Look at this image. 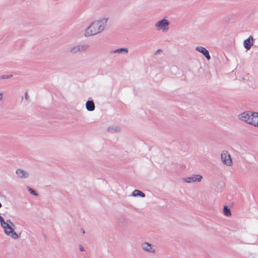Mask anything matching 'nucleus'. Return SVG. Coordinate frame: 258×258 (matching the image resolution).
I'll use <instances>...</instances> for the list:
<instances>
[{"label": "nucleus", "instance_id": "obj_24", "mask_svg": "<svg viewBox=\"0 0 258 258\" xmlns=\"http://www.w3.org/2000/svg\"><path fill=\"white\" fill-rule=\"evenodd\" d=\"M25 98L27 99L28 98V94L27 93H25Z\"/></svg>", "mask_w": 258, "mask_h": 258}, {"label": "nucleus", "instance_id": "obj_8", "mask_svg": "<svg viewBox=\"0 0 258 258\" xmlns=\"http://www.w3.org/2000/svg\"><path fill=\"white\" fill-rule=\"evenodd\" d=\"M196 50L202 53L208 60L211 59L209 51L205 47L198 46L196 47Z\"/></svg>", "mask_w": 258, "mask_h": 258}, {"label": "nucleus", "instance_id": "obj_15", "mask_svg": "<svg viewBox=\"0 0 258 258\" xmlns=\"http://www.w3.org/2000/svg\"><path fill=\"white\" fill-rule=\"evenodd\" d=\"M132 195L134 197L140 196L142 198L145 197V194L144 192H143L142 191L138 190V189H135L133 192Z\"/></svg>", "mask_w": 258, "mask_h": 258}, {"label": "nucleus", "instance_id": "obj_27", "mask_svg": "<svg viewBox=\"0 0 258 258\" xmlns=\"http://www.w3.org/2000/svg\"><path fill=\"white\" fill-rule=\"evenodd\" d=\"M82 232H83V233H85L84 230L82 231Z\"/></svg>", "mask_w": 258, "mask_h": 258}, {"label": "nucleus", "instance_id": "obj_16", "mask_svg": "<svg viewBox=\"0 0 258 258\" xmlns=\"http://www.w3.org/2000/svg\"><path fill=\"white\" fill-rule=\"evenodd\" d=\"M111 52L118 53H127L128 52V49L126 48H118V49L112 50L111 51Z\"/></svg>", "mask_w": 258, "mask_h": 258}, {"label": "nucleus", "instance_id": "obj_1", "mask_svg": "<svg viewBox=\"0 0 258 258\" xmlns=\"http://www.w3.org/2000/svg\"><path fill=\"white\" fill-rule=\"evenodd\" d=\"M107 21V18H103L101 20L93 22L90 25L86 28L85 36L86 37H89L100 33L104 30Z\"/></svg>", "mask_w": 258, "mask_h": 258}, {"label": "nucleus", "instance_id": "obj_21", "mask_svg": "<svg viewBox=\"0 0 258 258\" xmlns=\"http://www.w3.org/2000/svg\"><path fill=\"white\" fill-rule=\"evenodd\" d=\"M6 222L8 223L10 225V226L15 227V225L10 220H7Z\"/></svg>", "mask_w": 258, "mask_h": 258}, {"label": "nucleus", "instance_id": "obj_6", "mask_svg": "<svg viewBox=\"0 0 258 258\" xmlns=\"http://www.w3.org/2000/svg\"><path fill=\"white\" fill-rule=\"evenodd\" d=\"M203 179V176L200 174H192L190 176L183 178V180L187 183L200 182Z\"/></svg>", "mask_w": 258, "mask_h": 258}, {"label": "nucleus", "instance_id": "obj_17", "mask_svg": "<svg viewBox=\"0 0 258 258\" xmlns=\"http://www.w3.org/2000/svg\"><path fill=\"white\" fill-rule=\"evenodd\" d=\"M223 213L226 216H230L231 215L230 209L227 206L224 207Z\"/></svg>", "mask_w": 258, "mask_h": 258}, {"label": "nucleus", "instance_id": "obj_2", "mask_svg": "<svg viewBox=\"0 0 258 258\" xmlns=\"http://www.w3.org/2000/svg\"><path fill=\"white\" fill-rule=\"evenodd\" d=\"M169 22L165 19L157 22L155 26L158 30H162L163 32H166L169 29Z\"/></svg>", "mask_w": 258, "mask_h": 258}, {"label": "nucleus", "instance_id": "obj_13", "mask_svg": "<svg viewBox=\"0 0 258 258\" xmlns=\"http://www.w3.org/2000/svg\"><path fill=\"white\" fill-rule=\"evenodd\" d=\"M86 107L89 111H94L95 108V104L93 100H88L86 103Z\"/></svg>", "mask_w": 258, "mask_h": 258}, {"label": "nucleus", "instance_id": "obj_23", "mask_svg": "<svg viewBox=\"0 0 258 258\" xmlns=\"http://www.w3.org/2000/svg\"><path fill=\"white\" fill-rule=\"evenodd\" d=\"M3 98V94L2 93H0V100H2Z\"/></svg>", "mask_w": 258, "mask_h": 258}, {"label": "nucleus", "instance_id": "obj_20", "mask_svg": "<svg viewBox=\"0 0 258 258\" xmlns=\"http://www.w3.org/2000/svg\"><path fill=\"white\" fill-rule=\"evenodd\" d=\"M13 77V75H3L0 76V79H7L11 78Z\"/></svg>", "mask_w": 258, "mask_h": 258}, {"label": "nucleus", "instance_id": "obj_25", "mask_svg": "<svg viewBox=\"0 0 258 258\" xmlns=\"http://www.w3.org/2000/svg\"><path fill=\"white\" fill-rule=\"evenodd\" d=\"M160 51V49H158L157 51V52H159V51Z\"/></svg>", "mask_w": 258, "mask_h": 258}, {"label": "nucleus", "instance_id": "obj_19", "mask_svg": "<svg viewBox=\"0 0 258 258\" xmlns=\"http://www.w3.org/2000/svg\"><path fill=\"white\" fill-rule=\"evenodd\" d=\"M0 223L2 227H3L4 225H6L8 223L6 222L4 218L2 216H0Z\"/></svg>", "mask_w": 258, "mask_h": 258}, {"label": "nucleus", "instance_id": "obj_12", "mask_svg": "<svg viewBox=\"0 0 258 258\" xmlns=\"http://www.w3.org/2000/svg\"><path fill=\"white\" fill-rule=\"evenodd\" d=\"M143 249L147 251L150 252H155V249L154 248L153 245L149 243L144 242L142 244Z\"/></svg>", "mask_w": 258, "mask_h": 258}, {"label": "nucleus", "instance_id": "obj_3", "mask_svg": "<svg viewBox=\"0 0 258 258\" xmlns=\"http://www.w3.org/2000/svg\"><path fill=\"white\" fill-rule=\"evenodd\" d=\"M10 225L8 223L6 225H4L3 227H2L4 229L5 233L6 235L12 237V238L17 239L19 237L18 235L15 231L13 228L14 227L10 226Z\"/></svg>", "mask_w": 258, "mask_h": 258}, {"label": "nucleus", "instance_id": "obj_26", "mask_svg": "<svg viewBox=\"0 0 258 258\" xmlns=\"http://www.w3.org/2000/svg\"><path fill=\"white\" fill-rule=\"evenodd\" d=\"M2 207V204L0 203V208H1Z\"/></svg>", "mask_w": 258, "mask_h": 258}, {"label": "nucleus", "instance_id": "obj_10", "mask_svg": "<svg viewBox=\"0 0 258 258\" xmlns=\"http://www.w3.org/2000/svg\"><path fill=\"white\" fill-rule=\"evenodd\" d=\"M249 124L258 127V113L253 112L251 120L249 121Z\"/></svg>", "mask_w": 258, "mask_h": 258}, {"label": "nucleus", "instance_id": "obj_11", "mask_svg": "<svg viewBox=\"0 0 258 258\" xmlns=\"http://www.w3.org/2000/svg\"><path fill=\"white\" fill-rule=\"evenodd\" d=\"M243 45L247 50L250 49L253 45L252 37L250 36L247 39H245L243 42Z\"/></svg>", "mask_w": 258, "mask_h": 258}, {"label": "nucleus", "instance_id": "obj_9", "mask_svg": "<svg viewBox=\"0 0 258 258\" xmlns=\"http://www.w3.org/2000/svg\"><path fill=\"white\" fill-rule=\"evenodd\" d=\"M16 173L21 178H27L29 176V173L26 171L22 169H17Z\"/></svg>", "mask_w": 258, "mask_h": 258}, {"label": "nucleus", "instance_id": "obj_4", "mask_svg": "<svg viewBox=\"0 0 258 258\" xmlns=\"http://www.w3.org/2000/svg\"><path fill=\"white\" fill-rule=\"evenodd\" d=\"M89 48V45L86 44H79L72 46L70 48V52L75 54L79 52L85 51Z\"/></svg>", "mask_w": 258, "mask_h": 258}, {"label": "nucleus", "instance_id": "obj_22", "mask_svg": "<svg viewBox=\"0 0 258 258\" xmlns=\"http://www.w3.org/2000/svg\"><path fill=\"white\" fill-rule=\"evenodd\" d=\"M79 246L80 250L81 251H84L85 250L84 247L81 244H80L79 245Z\"/></svg>", "mask_w": 258, "mask_h": 258}, {"label": "nucleus", "instance_id": "obj_14", "mask_svg": "<svg viewBox=\"0 0 258 258\" xmlns=\"http://www.w3.org/2000/svg\"><path fill=\"white\" fill-rule=\"evenodd\" d=\"M108 131L111 133H118L121 131V128L119 126L112 125L108 127Z\"/></svg>", "mask_w": 258, "mask_h": 258}, {"label": "nucleus", "instance_id": "obj_18", "mask_svg": "<svg viewBox=\"0 0 258 258\" xmlns=\"http://www.w3.org/2000/svg\"><path fill=\"white\" fill-rule=\"evenodd\" d=\"M28 190L31 193L32 195L34 196H37L38 194L35 190L31 188V187L28 186Z\"/></svg>", "mask_w": 258, "mask_h": 258}, {"label": "nucleus", "instance_id": "obj_7", "mask_svg": "<svg viewBox=\"0 0 258 258\" xmlns=\"http://www.w3.org/2000/svg\"><path fill=\"white\" fill-rule=\"evenodd\" d=\"M252 113L253 112L251 111L244 112L238 115L239 118L241 120L249 124V121L251 120Z\"/></svg>", "mask_w": 258, "mask_h": 258}, {"label": "nucleus", "instance_id": "obj_5", "mask_svg": "<svg viewBox=\"0 0 258 258\" xmlns=\"http://www.w3.org/2000/svg\"><path fill=\"white\" fill-rule=\"evenodd\" d=\"M221 159L222 163L227 166H231L232 164L231 156L227 151H222L221 155Z\"/></svg>", "mask_w": 258, "mask_h": 258}]
</instances>
